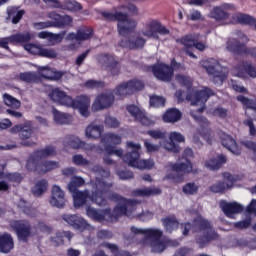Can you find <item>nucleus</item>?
<instances>
[{"instance_id": "nucleus-9", "label": "nucleus", "mask_w": 256, "mask_h": 256, "mask_svg": "<svg viewBox=\"0 0 256 256\" xmlns=\"http://www.w3.org/2000/svg\"><path fill=\"white\" fill-rule=\"evenodd\" d=\"M158 33L159 35H169V30L157 20L147 21L140 30V35L147 39H159Z\"/></svg>"}, {"instance_id": "nucleus-43", "label": "nucleus", "mask_w": 256, "mask_h": 256, "mask_svg": "<svg viewBox=\"0 0 256 256\" xmlns=\"http://www.w3.org/2000/svg\"><path fill=\"white\" fill-rule=\"evenodd\" d=\"M54 121L58 125H69L73 121V118L69 114L62 113L56 109L53 110Z\"/></svg>"}, {"instance_id": "nucleus-26", "label": "nucleus", "mask_w": 256, "mask_h": 256, "mask_svg": "<svg viewBox=\"0 0 256 256\" xmlns=\"http://www.w3.org/2000/svg\"><path fill=\"white\" fill-rule=\"evenodd\" d=\"M62 219L77 231H83L87 227V221L78 215L65 214L62 216Z\"/></svg>"}, {"instance_id": "nucleus-44", "label": "nucleus", "mask_w": 256, "mask_h": 256, "mask_svg": "<svg viewBox=\"0 0 256 256\" xmlns=\"http://www.w3.org/2000/svg\"><path fill=\"white\" fill-rule=\"evenodd\" d=\"M23 15H25V10H19V8L16 7L8 9V17L12 19L13 25H17V23L23 19Z\"/></svg>"}, {"instance_id": "nucleus-34", "label": "nucleus", "mask_w": 256, "mask_h": 256, "mask_svg": "<svg viewBox=\"0 0 256 256\" xmlns=\"http://www.w3.org/2000/svg\"><path fill=\"white\" fill-rule=\"evenodd\" d=\"M227 163V157L224 155H218L216 158H211L205 162V167L211 171H217L221 169V166Z\"/></svg>"}, {"instance_id": "nucleus-41", "label": "nucleus", "mask_w": 256, "mask_h": 256, "mask_svg": "<svg viewBox=\"0 0 256 256\" xmlns=\"http://www.w3.org/2000/svg\"><path fill=\"white\" fill-rule=\"evenodd\" d=\"M53 155H57V150L53 146H46L34 152V157L38 158L40 161L41 159H47V157H53Z\"/></svg>"}, {"instance_id": "nucleus-49", "label": "nucleus", "mask_w": 256, "mask_h": 256, "mask_svg": "<svg viewBox=\"0 0 256 256\" xmlns=\"http://www.w3.org/2000/svg\"><path fill=\"white\" fill-rule=\"evenodd\" d=\"M53 169H59V162L44 161L39 166V173H47L48 171H53Z\"/></svg>"}, {"instance_id": "nucleus-1", "label": "nucleus", "mask_w": 256, "mask_h": 256, "mask_svg": "<svg viewBox=\"0 0 256 256\" xmlns=\"http://www.w3.org/2000/svg\"><path fill=\"white\" fill-rule=\"evenodd\" d=\"M111 173L107 169L98 168V205H107V200L116 201L117 206L114 208L113 212L111 210L98 209L97 221H117L119 217H138L140 221H149L153 219V212L145 211L143 212V206L137 200H127L118 194H115L109 189H111V179L109 176Z\"/></svg>"}, {"instance_id": "nucleus-32", "label": "nucleus", "mask_w": 256, "mask_h": 256, "mask_svg": "<svg viewBox=\"0 0 256 256\" xmlns=\"http://www.w3.org/2000/svg\"><path fill=\"white\" fill-rule=\"evenodd\" d=\"M38 73L41 77L49 79L50 81H59L61 77H63V72H55L48 66L38 67Z\"/></svg>"}, {"instance_id": "nucleus-58", "label": "nucleus", "mask_w": 256, "mask_h": 256, "mask_svg": "<svg viewBox=\"0 0 256 256\" xmlns=\"http://www.w3.org/2000/svg\"><path fill=\"white\" fill-rule=\"evenodd\" d=\"M95 205L97 204H93L91 202L86 205V215L92 219V221H97V208H95Z\"/></svg>"}, {"instance_id": "nucleus-4", "label": "nucleus", "mask_w": 256, "mask_h": 256, "mask_svg": "<svg viewBox=\"0 0 256 256\" xmlns=\"http://www.w3.org/2000/svg\"><path fill=\"white\" fill-rule=\"evenodd\" d=\"M127 147L131 149V152L127 153L124 157V163H127L129 167H135L136 169H153L155 167V161L152 159L140 160L141 144H135L133 142H127Z\"/></svg>"}, {"instance_id": "nucleus-48", "label": "nucleus", "mask_w": 256, "mask_h": 256, "mask_svg": "<svg viewBox=\"0 0 256 256\" xmlns=\"http://www.w3.org/2000/svg\"><path fill=\"white\" fill-rule=\"evenodd\" d=\"M47 187H48L47 180H40L33 187L32 193L36 197H39V196L43 195V193H45L47 191Z\"/></svg>"}, {"instance_id": "nucleus-55", "label": "nucleus", "mask_w": 256, "mask_h": 256, "mask_svg": "<svg viewBox=\"0 0 256 256\" xmlns=\"http://www.w3.org/2000/svg\"><path fill=\"white\" fill-rule=\"evenodd\" d=\"M65 35H67L66 31H62L58 34H53L50 32V38H49V43L50 45H57V43H61L63 39H65Z\"/></svg>"}, {"instance_id": "nucleus-25", "label": "nucleus", "mask_w": 256, "mask_h": 256, "mask_svg": "<svg viewBox=\"0 0 256 256\" xmlns=\"http://www.w3.org/2000/svg\"><path fill=\"white\" fill-rule=\"evenodd\" d=\"M219 137L223 147L231 151L233 155H241V148L237 145V142L231 135L226 134L225 132H220Z\"/></svg>"}, {"instance_id": "nucleus-36", "label": "nucleus", "mask_w": 256, "mask_h": 256, "mask_svg": "<svg viewBox=\"0 0 256 256\" xmlns=\"http://www.w3.org/2000/svg\"><path fill=\"white\" fill-rule=\"evenodd\" d=\"M134 197H151L153 195H161V189L157 187L136 189L132 192Z\"/></svg>"}, {"instance_id": "nucleus-17", "label": "nucleus", "mask_w": 256, "mask_h": 256, "mask_svg": "<svg viewBox=\"0 0 256 256\" xmlns=\"http://www.w3.org/2000/svg\"><path fill=\"white\" fill-rule=\"evenodd\" d=\"M222 177L223 182L219 181L210 186V191L212 193H223L224 191H227V189H231L235 181H237V178H235V176L231 175L229 172H224Z\"/></svg>"}, {"instance_id": "nucleus-3", "label": "nucleus", "mask_w": 256, "mask_h": 256, "mask_svg": "<svg viewBox=\"0 0 256 256\" xmlns=\"http://www.w3.org/2000/svg\"><path fill=\"white\" fill-rule=\"evenodd\" d=\"M130 231L135 237H143L140 244L151 247L153 253H163V250L167 248L165 242L161 240V237H163V231L157 228L142 229L132 226Z\"/></svg>"}, {"instance_id": "nucleus-13", "label": "nucleus", "mask_w": 256, "mask_h": 256, "mask_svg": "<svg viewBox=\"0 0 256 256\" xmlns=\"http://www.w3.org/2000/svg\"><path fill=\"white\" fill-rule=\"evenodd\" d=\"M74 199V207L79 209L83 205H97V192H91L89 190L71 192Z\"/></svg>"}, {"instance_id": "nucleus-16", "label": "nucleus", "mask_w": 256, "mask_h": 256, "mask_svg": "<svg viewBox=\"0 0 256 256\" xmlns=\"http://www.w3.org/2000/svg\"><path fill=\"white\" fill-rule=\"evenodd\" d=\"M189 157H193V150L187 148L184 151L185 161L177 164L169 163L168 167H170L174 173H191V171H193V164L189 161Z\"/></svg>"}, {"instance_id": "nucleus-23", "label": "nucleus", "mask_w": 256, "mask_h": 256, "mask_svg": "<svg viewBox=\"0 0 256 256\" xmlns=\"http://www.w3.org/2000/svg\"><path fill=\"white\" fill-rule=\"evenodd\" d=\"M65 147H71L72 149H84L85 151H93L95 145L87 144L77 136H67L64 141Z\"/></svg>"}, {"instance_id": "nucleus-12", "label": "nucleus", "mask_w": 256, "mask_h": 256, "mask_svg": "<svg viewBox=\"0 0 256 256\" xmlns=\"http://www.w3.org/2000/svg\"><path fill=\"white\" fill-rule=\"evenodd\" d=\"M101 143L108 155H116V157H123L122 149H115V145H120L121 136L117 134H105L101 136Z\"/></svg>"}, {"instance_id": "nucleus-19", "label": "nucleus", "mask_w": 256, "mask_h": 256, "mask_svg": "<svg viewBox=\"0 0 256 256\" xmlns=\"http://www.w3.org/2000/svg\"><path fill=\"white\" fill-rule=\"evenodd\" d=\"M49 203L52 207L63 209L65 207V191L59 185H53Z\"/></svg>"}, {"instance_id": "nucleus-52", "label": "nucleus", "mask_w": 256, "mask_h": 256, "mask_svg": "<svg viewBox=\"0 0 256 256\" xmlns=\"http://www.w3.org/2000/svg\"><path fill=\"white\" fill-rule=\"evenodd\" d=\"M18 207L23 211V213L29 215L30 217H35V214L37 213V210L31 208L29 203H27L25 200H20Z\"/></svg>"}, {"instance_id": "nucleus-64", "label": "nucleus", "mask_w": 256, "mask_h": 256, "mask_svg": "<svg viewBox=\"0 0 256 256\" xmlns=\"http://www.w3.org/2000/svg\"><path fill=\"white\" fill-rule=\"evenodd\" d=\"M34 29L37 31H41V29H50L53 26V21H45V22H34L33 24Z\"/></svg>"}, {"instance_id": "nucleus-20", "label": "nucleus", "mask_w": 256, "mask_h": 256, "mask_svg": "<svg viewBox=\"0 0 256 256\" xmlns=\"http://www.w3.org/2000/svg\"><path fill=\"white\" fill-rule=\"evenodd\" d=\"M169 142H165L163 144V148L166 151H171V153H179L181 151V147L179 145L175 144L176 143H185V136L179 132H171L169 134Z\"/></svg>"}, {"instance_id": "nucleus-57", "label": "nucleus", "mask_w": 256, "mask_h": 256, "mask_svg": "<svg viewBox=\"0 0 256 256\" xmlns=\"http://www.w3.org/2000/svg\"><path fill=\"white\" fill-rule=\"evenodd\" d=\"M2 179H6L7 181H10V183H16V185H19V183L23 181V176L19 173H8L4 174Z\"/></svg>"}, {"instance_id": "nucleus-40", "label": "nucleus", "mask_w": 256, "mask_h": 256, "mask_svg": "<svg viewBox=\"0 0 256 256\" xmlns=\"http://www.w3.org/2000/svg\"><path fill=\"white\" fill-rule=\"evenodd\" d=\"M31 39H33V34L30 32L17 33L10 36V41L14 45L19 43H29Z\"/></svg>"}, {"instance_id": "nucleus-63", "label": "nucleus", "mask_w": 256, "mask_h": 256, "mask_svg": "<svg viewBox=\"0 0 256 256\" xmlns=\"http://www.w3.org/2000/svg\"><path fill=\"white\" fill-rule=\"evenodd\" d=\"M41 46L35 45V44H26L24 45L25 51H28V53H31V55H40L41 54Z\"/></svg>"}, {"instance_id": "nucleus-60", "label": "nucleus", "mask_w": 256, "mask_h": 256, "mask_svg": "<svg viewBox=\"0 0 256 256\" xmlns=\"http://www.w3.org/2000/svg\"><path fill=\"white\" fill-rule=\"evenodd\" d=\"M161 146L163 147V144H153L147 140L144 141V147L147 151V153H157L159 149H161Z\"/></svg>"}, {"instance_id": "nucleus-62", "label": "nucleus", "mask_w": 256, "mask_h": 256, "mask_svg": "<svg viewBox=\"0 0 256 256\" xmlns=\"http://www.w3.org/2000/svg\"><path fill=\"white\" fill-rule=\"evenodd\" d=\"M40 57H47L48 59H55L57 57V52L51 48H41Z\"/></svg>"}, {"instance_id": "nucleus-28", "label": "nucleus", "mask_w": 256, "mask_h": 256, "mask_svg": "<svg viewBox=\"0 0 256 256\" xmlns=\"http://www.w3.org/2000/svg\"><path fill=\"white\" fill-rule=\"evenodd\" d=\"M147 40L141 36H134L132 38H124L120 42V47H125L126 49H142L145 47Z\"/></svg>"}, {"instance_id": "nucleus-11", "label": "nucleus", "mask_w": 256, "mask_h": 256, "mask_svg": "<svg viewBox=\"0 0 256 256\" xmlns=\"http://www.w3.org/2000/svg\"><path fill=\"white\" fill-rule=\"evenodd\" d=\"M212 95H215L213 90L204 88L196 91L193 95L187 94L186 99L190 101L191 105L199 107L197 109L198 113H203V111H205V103H207V100L212 97Z\"/></svg>"}, {"instance_id": "nucleus-38", "label": "nucleus", "mask_w": 256, "mask_h": 256, "mask_svg": "<svg viewBox=\"0 0 256 256\" xmlns=\"http://www.w3.org/2000/svg\"><path fill=\"white\" fill-rule=\"evenodd\" d=\"M163 121L165 123H177V121H181V111L177 108L167 110L163 115Z\"/></svg>"}, {"instance_id": "nucleus-5", "label": "nucleus", "mask_w": 256, "mask_h": 256, "mask_svg": "<svg viewBox=\"0 0 256 256\" xmlns=\"http://www.w3.org/2000/svg\"><path fill=\"white\" fill-rule=\"evenodd\" d=\"M102 15L105 19H116L118 21V31L123 37L135 31V27H137V21L130 19L127 14H123L122 12H116L115 14L103 12Z\"/></svg>"}, {"instance_id": "nucleus-59", "label": "nucleus", "mask_w": 256, "mask_h": 256, "mask_svg": "<svg viewBox=\"0 0 256 256\" xmlns=\"http://www.w3.org/2000/svg\"><path fill=\"white\" fill-rule=\"evenodd\" d=\"M72 163H74V165L85 167L89 165V160L84 158L81 154H76L72 157Z\"/></svg>"}, {"instance_id": "nucleus-47", "label": "nucleus", "mask_w": 256, "mask_h": 256, "mask_svg": "<svg viewBox=\"0 0 256 256\" xmlns=\"http://www.w3.org/2000/svg\"><path fill=\"white\" fill-rule=\"evenodd\" d=\"M3 101L7 107H11L12 109H19L21 107V101L9 94L3 95Z\"/></svg>"}, {"instance_id": "nucleus-30", "label": "nucleus", "mask_w": 256, "mask_h": 256, "mask_svg": "<svg viewBox=\"0 0 256 256\" xmlns=\"http://www.w3.org/2000/svg\"><path fill=\"white\" fill-rule=\"evenodd\" d=\"M93 37V31L88 28H82L77 31V33H69L66 36L67 41H77L81 43V41H87Z\"/></svg>"}, {"instance_id": "nucleus-35", "label": "nucleus", "mask_w": 256, "mask_h": 256, "mask_svg": "<svg viewBox=\"0 0 256 256\" xmlns=\"http://www.w3.org/2000/svg\"><path fill=\"white\" fill-rule=\"evenodd\" d=\"M162 224L167 233H173L179 229V220L175 216H167L162 219Z\"/></svg>"}, {"instance_id": "nucleus-39", "label": "nucleus", "mask_w": 256, "mask_h": 256, "mask_svg": "<svg viewBox=\"0 0 256 256\" xmlns=\"http://www.w3.org/2000/svg\"><path fill=\"white\" fill-rule=\"evenodd\" d=\"M13 238L9 234L0 236V251L1 253H9L13 249Z\"/></svg>"}, {"instance_id": "nucleus-50", "label": "nucleus", "mask_w": 256, "mask_h": 256, "mask_svg": "<svg viewBox=\"0 0 256 256\" xmlns=\"http://www.w3.org/2000/svg\"><path fill=\"white\" fill-rule=\"evenodd\" d=\"M39 161H41L39 158L35 157V153H33L26 164V168L28 169V171H37L39 173V166L41 164H39Z\"/></svg>"}, {"instance_id": "nucleus-10", "label": "nucleus", "mask_w": 256, "mask_h": 256, "mask_svg": "<svg viewBox=\"0 0 256 256\" xmlns=\"http://www.w3.org/2000/svg\"><path fill=\"white\" fill-rule=\"evenodd\" d=\"M177 43L184 46V51L189 55V57H192V59H197V56H195L191 51L192 47H195L198 51H205L207 49V44L199 42L198 34L186 35L183 38L178 39Z\"/></svg>"}, {"instance_id": "nucleus-42", "label": "nucleus", "mask_w": 256, "mask_h": 256, "mask_svg": "<svg viewBox=\"0 0 256 256\" xmlns=\"http://www.w3.org/2000/svg\"><path fill=\"white\" fill-rule=\"evenodd\" d=\"M231 23H240L241 25H253L255 23V18L247 14L236 13L232 16Z\"/></svg>"}, {"instance_id": "nucleus-53", "label": "nucleus", "mask_w": 256, "mask_h": 256, "mask_svg": "<svg viewBox=\"0 0 256 256\" xmlns=\"http://www.w3.org/2000/svg\"><path fill=\"white\" fill-rule=\"evenodd\" d=\"M182 191L184 195H197L199 186L193 182H189L183 186Z\"/></svg>"}, {"instance_id": "nucleus-2", "label": "nucleus", "mask_w": 256, "mask_h": 256, "mask_svg": "<svg viewBox=\"0 0 256 256\" xmlns=\"http://www.w3.org/2000/svg\"><path fill=\"white\" fill-rule=\"evenodd\" d=\"M183 235H189V231H194V233H199L196 237V243L200 245L201 248L205 247L207 243H211V241H215L218 239L219 235L214 231L213 226L209 220L198 216L193 221V225L191 223H185L181 226Z\"/></svg>"}, {"instance_id": "nucleus-22", "label": "nucleus", "mask_w": 256, "mask_h": 256, "mask_svg": "<svg viewBox=\"0 0 256 256\" xmlns=\"http://www.w3.org/2000/svg\"><path fill=\"white\" fill-rule=\"evenodd\" d=\"M220 209H222L226 217H229V219H234L235 215L243 212V205L237 202H227L225 200H221Z\"/></svg>"}, {"instance_id": "nucleus-21", "label": "nucleus", "mask_w": 256, "mask_h": 256, "mask_svg": "<svg viewBox=\"0 0 256 256\" xmlns=\"http://www.w3.org/2000/svg\"><path fill=\"white\" fill-rule=\"evenodd\" d=\"M48 97H50L54 103L64 105V107H69L73 103V98L59 88L52 89Z\"/></svg>"}, {"instance_id": "nucleus-54", "label": "nucleus", "mask_w": 256, "mask_h": 256, "mask_svg": "<svg viewBox=\"0 0 256 256\" xmlns=\"http://www.w3.org/2000/svg\"><path fill=\"white\" fill-rule=\"evenodd\" d=\"M85 136L87 139H97V123L92 122L89 126L86 127Z\"/></svg>"}, {"instance_id": "nucleus-61", "label": "nucleus", "mask_w": 256, "mask_h": 256, "mask_svg": "<svg viewBox=\"0 0 256 256\" xmlns=\"http://www.w3.org/2000/svg\"><path fill=\"white\" fill-rule=\"evenodd\" d=\"M150 105L151 107H165V98L161 96H151Z\"/></svg>"}, {"instance_id": "nucleus-33", "label": "nucleus", "mask_w": 256, "mask_h": 256, "mask_svg": "<svg viewBox=\"0 0 256 256\" xmlns=\"http://www.w3.org/2000/svg\"><path fill=\"white\" fill-rule=\"evenodd\" d=\"M115 97L111 92H105L98 96L97 109H107L113 105Z\"/></svg>"}, {"instance_id": "nucleus-27", "label": "nucleus", "mask_w": 256, "mask_h": 256, "mask_svg": "<svg viewBox=\"0 0 256 256\" xmlns=\"http://www.w3.org/2000/svg\"><path fill=\"white\" fill-rule=\"evenodd\" d=\"M98 61L100 65L104 66L108 71H111L112 75L119 73V63H117L114 56L100 55Z\"/></svg>"}, {"instance_id": "nucleus-14", "label": "nucleus", "mask_w": 256, "mask_h": 256, "mask_svg": "<svg viewBox=\"0 0 256 256\" xmlns=\"http://www.w3.org/2000/svg\"><path fill=\"white\" fill-rule=\"evenodd\" d=\"M145 85L141 80H130L128 82H123L118 85L114 93L118 97H127V95H133L136 91H141Z\"/></svg>"}, {"instance_id": "nucleus-7", "label": "nucleus", "mask_w": 256, "mask_h": 256, "mask_svg": "<svg viewBox=\"0 0 256 256\" xmlns=\"http://www.w3.org/2000/svg\"><path fill=\"white\" fill-rule=\"evenodd\" d=\"M201 66L205 69L206 73L212 77L213 83L216 85H223V81H225V73L223 72V66H221L219 61L213 58L202 60Z\"/></svg>"}, {"instance_id": "nucleus-6", "label": "nucleus", "mask_w": 256, "mask_h": 256, "mask_svg": "<svg viewBox=\"0 0 256 256\" xmlns=\"http://www.w3.org/2000/svg\"><path fill=\"white\" fill-rule=\"evenodd\" d=\"M244 43H249V38L245 36L242 32H238V38H230L227 41V50L230 53H238L251 55V57H256V48H247Z\"/></svg>"}, {"instance_id": "nucleus-37", "label": "nucleus", "mask_w": 256, "mask_h": 256, "mask_svg": "<svg viewBox=\"0 0 256 256\" xmlns=\"http://www.w3.org/2000/svg\"><path fill=\"white\" fill-rule=\"evenodd\" d=\"M55 7L56 9H64L65 11H81L83 9L81 4L75 0H65L63 3L58 2V5Z\"/></svg>"}, {"instance_id": "nucleus-8", "label": "nucleus", "mask_w": 256, "mask_h": 256, "mask_svg": "<svg viewBox=\"0 0 256 256\" xmlns=\"http://www.w3.org/2000/svg\"><path fill=\"white\" fill-rule=\"evenodd\" d=\"M235 11V5L224 3L214 7L210 12L211 19H215L220 25H229L232 23L231 13Z\"/></svg>"}, {"instance_id": "nucleus-56", "label": "nucleus", "mask_w": 256, "mask_h": 256, "mask_svg": "<svg viewBox=\"0 0 256 256\" xmlns=\"http://www.w3.org/2000/svg\"><path fill=\"white\" fill-rule=\"evenodd\" d=\"M237 101H239L240 103H242V105L244 107H247V109H253L254 111L256 110V103L255 101L243 96V95H240L237 97Z\"/></svg>"}, {"instance_id": "nucleus-46", "label": "nucleus", "mask_w": 256, "mask_h": 256, "mask_svg": "<svg viewBox=\"0 0 256 256\" xmlns=\"http://www.w3.org/2000/svg\"><path fill=\"white\" fill-rule=\"evenodd\" d=\"M82 185H85V180L82 177L74 176L71 178V181L68 184V190L70 193L79 191L78 189L79 187H82Z\"/></svg>"}, {"instance_id": "nucleus-31", "label": "nucleus", "mask_w": 256, "mask_h": 256, "mask_svg": "<svg viewBox=\"0 0 256 256\" xmlns=\"http://www.w3.org/2000/svg\"><path fill=\"white\" fill-rule=\"evenodd\" d=\"M250 77H256V68L248 62H242L239 66L234 68V75L237 77H245V74Z\"/></svg>"}, {"instance_id": "nucleus-51", "label": "nucleus", "mask_w": 256, "mask_h": 256, "mask_svg": "<svg viewBox=\"0 0 256 256\" xmlns=\"http://www.w3.org/2000/svg\"><path fill=\"white\" fill-rule=\"evenodd\" d=\"M21 81L25 83H37L39 81V76L35 72H24L19 76Z\"/></svg>"}, {"instance_id": "nucleus-24", "label": "nucleus", "mask_w": 256, "mask_h": 256, "mask_svg": "<svg viewBox=\"0 0 256 256\" xmlns=\"http://www.w3.org/2000/svg\"><path fill=\"white\" fill-rule=\"evenodd\" d=\"M48 19H52L53 27L57 29H63L64 27H69L71 23H73V18L69 15L61 16V14H57V12H50L47 15Z\"/></svg>"}, {"instance_id": "nucleus-18", "label": "nucleus", "mask_w": 256, "mask_h": 256, "mask_svg": "<svg viewBox=\"0 0 256 256\" xmlns=\"http://www.w3.org/2000/svg\"><path fill=\"white\" fill-rule=\"evenodd\" d=\"M150 69L159 81H171L173 77V67L167 64H156L151 66Z\"/></svg>"}, {"instance_id": "nucleus-15", "label": "nucleus", "mask_w": 256, "mask_h": 256, "mask_svg": "<svg viewBox=\"0 0 256 256\" xmlns=\"http://www.w3.org/2000/svg\"><path fill=\"white\" fill-rule=\"evenodd\" d=\"M10 227L16 232L19 241L27 242V239L31 237V224L26 220H12Z\"/></svg>"}, {"instance_id": "nucleus-45", "label": "nucleus", "mask_w": 256, "mask_h": 256, "mask_svg": "<svg viewBox=\"0 0 256 256\" xmlns=\"http://www.w3.org/2000/svg\"><path fill=\"white\" fill-rule=\"evenodd\" d=\"M91 105V100L87 96H78L76 100L72 99V103L68 107L73 109H81V107H89Z\"/></svg>"}, {"instance_id": "nucleus-29", "label": "nucleus", "mask_w": 256, "mask_h": 256, "mask_svg": "<svg viewBox=\"0 0 256 256\" xmlns=\"http://www.w3.org/2000/svg\"><path fill=\"white\" fill-rule=\"evenodd\" d=\"M11 133H19L20 139L22 141H27V139H31V135H33V128H31V122H26L25 124H18L11 128Z\"/></svg>"}]
</instances>
